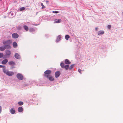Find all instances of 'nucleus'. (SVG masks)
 I'll return each mask as SVG.
<instances>
[{"label":"nucleus","mask_w":123,"mask_h":123,"mask_svg":"<svg viewBox=\"0 0 123 123\" xmlns=\"http://www.w3.org/2000/svg\"><path fill=\"white\" fill-rule=\"evenodd\" d=\"M3 72L6 73L8 75L11 76L14 74V73L13 72L7 71L5 68H3Z\"/></svg>","instance_id":"nucleus-1"},{"label":"nucleus","mask_w":123,"mask_h":123,"mask_svg":"<svg viewBox=\"0 0 123 123\" xmlns=\"http://www.w3.org/2000/svg\"><path fill=\"white\" fill-rule=\"evenodd\" d=\"M51 71L49 70H47L45 71L44 73L45 74V76L48 77L49 76H50L49 74L51 73Z\"/></svg>","instance_id":"nucleus-2"},{"label":"nucleus","mask_w":123,"mask_h":123,"mask_svg":"<svg viewBox=\"0 0 123 123\" xmlns=\"http://www.w3.org/2000/svg\"><path fill=\"white\" fill-rule=\"evenodd\" d=\"M12 43V41L11 40H9L6 41H4L3 44L4 45L8 44L7 45H9V44H11Z\"/></svg>","instance_id":"nucleus-3"},{"label":"nucleus","mask_w":123,"mask_h":123,"mask_svg":"<svg viewBox=\"0 0 123 123\" xmlns=\"http://www.w3.org/2000/svg\"><path fill=\"white\" fill-rule=\"evenodd\" d=\"M10 48V46L9 45H6L5 47H1L0 48V50L1 51H3L6 48Z\"/></svg>","instance_id":"nucleus-4"},{"label":"nucleus","mask_w":123,"mask_h":123,"mask_svg":"<svg viewBox=\"0 0 123 123\" xmlns=\"http://www.w3.org/2000/svg\"><path fill=\"white\" fill-rule=\"evenodd\" d=\"M17 77L18 79L21 80H22L23 78V76L20 73L17 74Z\"/></svg>","instance_id":"nucleus-5"},{"label":"nucleus","mask_w":123,"mask_h":123,"mask_svg":"<svg viewBox=\"0 0 123 123\" xmlns=\"http://www.w3.org/2000/svg\"><path fill=\"white\" fill-rule=\"evenodd\" d=\"M18 35L16 33H14L12 35V37L13 38H18Z\"/></svg>","instance_id":"nucleus-6"},{"label":"nucleus","mask_w":123,"mask_h":123,"mask_svg":"<svg viewBox=\"0 0 123 123\" xmlns=\"http://www.w3.org/2000/svg\"><path fill=\"white\" fill-rule=\"evenodd\" d=\"M60 74V72L58 71H57L55 73V76L57 78L59 77Z\"/></svg>","instance_id":"nucleus-7"},{"label":"nucleus","mask_w":123,"mask_h":123,"mask_svg":"<svg viewBox=\"0 0 123 123\" xmlns=\"http://www.w3.org/2000/svg\"><path fill=\"white\" fill-rule=\"evenodd\" d=\"M9 64L11 66H14L15 65V62L12 61H9L8 62Z\"/></svg>","instance_id":"nucleus-8"},{"label":"nucleus","mask_w":123,"mask_h":123,"mask_svg":"<svg viewBox=\"0 0 123 123\" xmlns=\"http://www.w3.org/2000/svg\"><path fill=\"white\" fill-rule=\"evenodd\" d=\"M15 57L17 59H19L20 58V56L17 53L15 54Z\"/></svg>","instance_id":"nucleus-9"},{"label":"nucleus","mask_w":123,"mask_h":123,"mask_svg":"<svg viewBox=\"0 0 123 123\" xmlns=\"http://www.w3.org/2000/svg\"><path fill=\"white\" fill-rule=\"evenodd\" d=\"M49 80L50 81H53L54 80V78L52 76H49L48 77Z\"/></svg>","instance_id":"nucleus-10"},{"label":"nucleus","mask_w":123,"mask_h":123,"mask_svg":"<svg viewBox=\"0 0 123 123\" xmlns=\"http://www.w3.org/2000/svg\"><path fill=\"white\" fill-rule=\"evenodd\" d=\"M8 60L7 59H5L3 60L2 62V63L3 64H6L8 62Z\"/></svg>","instance_id":"nucleus-11"},{"label":"nucleus","mask_w":123,"mask_h":123,"mask_svg":"<svg viewBox=\"0 0 123 123\" xmlns=\"http://www.w3.org/2000/svg\"><path fill=\"white\" fill-rule=\"evenodd\" d=\"M62 39V37L60 35H59L58 36L57 38V39L56 40L57 42H59L60 41V40H61V39Z\"/></svg>","instance_id":"nucleus-12"},{"label":"nucleus","mask_w":123,"mask_h":123,"mask_svg":"<svg viewBox=\"0 0 123 123\" xmlns=\"http://www.w3.org/2000/svg\"><path fill=\"white\" fill-rule=\"evenodd\" d=\"M18 111L19 112H21L23 111V108L22 107H19L18 108Z\"/></svg>","instance_id":"nucleus-13"},{"label":"nucleus","mask_w":123,"mask_h":123,"mask_svg":"<svg viewBox=\"0 0 123 123\" xmlns=\"http://www.w3.org/2000/svg\"><path fill=\"white\" fill-rule=\"evenodd\" d=\"M10 112L12 114H14L15 113V111L14 109L12 108L10 110Z\"/></svg>","instance_id":"nucleus-14"},{"label":"nucleus","mask_w":123,"mask_h":123,"mask_svg":"<svg viewBox=\"0 0 123 123\" xmlns=\"http://www.w3.org/2000/svg\"><path fill=\"white\" fill-rule=\"evenodd\" d=\"M61 21V19H56L55 20V23H59Z\"/></svg>","instance_id":"nucleus-15"},{"label":"nucleus","mask_w":123,"mask_h":123,"mask_svg":"<svg viewBox=\"0 0 123 123\" xmlns=\"http://www.w3.org/2000/svg\"><path fill=\"white\" fill-rule=\"evenodd\" d=\"M65 64H70V62L67 59H66L65 60Z\"/></svg>","instance_id":"nucleus-16"},{"label":"nucleus","mask_w":123,"mask_h":123,"mask_svg":"<svg viewBox=\"0 0 123 123\" xmlns=\"http://www.w3.org/2000/svg\"><path fill=\"white\" fill-rule=\"evenodd\" d=\"M13 47L14 48H16L17 46V44L15 42H14L13 44Z\"/></svg>","instance_id":"nucleus-17"},{"label":"nucleus","mask_w":123,"mask_h":123,"mask_svg":"<svg viewBox=\"0 0 123 123\" xmlns=\"http://www.w3.org/2000/svg\"><path fill=\"white\" fill-rule=\"evenodd\" d=\"M23 28L26 31H28L29 29L28 27L26 25L24 26H23Z\"/></svg>","instance_id":"nucleus-18"},{"label":"nucleus","mask_w":123,"mask_h":123,"mask_svg":"<svg viewBox=\"0 0 123 123\" xmlns=\"http://www.w3.org/2000/svg\"><path fill=\"white\" fill-rule=\"evenodd\" d=\"M69 37V36L68 35H66L65 37V39L67 40H68Z\"/></svg>","instance_id":"nucleus-19"},{"label":"nucleus","mask_w":123,"mask_h":123,"mask_svg":"<svg viewBox=\"0 0 123 123\" xmlns=\"http://www.w3.org/2000/svg\"><path fill=\"white\" fill-rule=\"evenodd\" d=\"M69 67V66L68 65H65L64 67L66 70L68 69Z\"/></svg>","instance_id":"nucleus-20"},{"label":"nucleus","mask_w":123,"mask_h":123,"mask_svg":"<svg viewBox=\"0 0 123 123\" xmlns=\"http://www.w3.org/2000/svg\"><path fill=\"white\" fill-rule=\"evenodd\" d=\"M6 53L7 55H9L11 54V52L10 51L8 50L6 51Z\"/></svg>","instance_id":"nucleus-21"},{"label":"nucleus","mask_w":123,"mask_h":123,"mask_svg":"<svg viewBox=\"0 0 123 123\" xmlns=\"http://www.w3.org/2000/svg\"><path fill=\"white\" fill-rule=\"evenodd\" d=\"M60 66L62 68H64V67L65 65L64 63H61L60 64Z\"/></svg>","instance_id":"nucleus-22"},{"label":"nucleus","mask_w":123,"mask_h":123,"mask_svg":"<svg viewBox=\"0 0 123 123\" xmlns=\"http://www.w3.org/2000/svg\"><path fill=\"white\" fill-rule=\"evenodd\" d=\"M41 6H42V9H44L45 8V6L43 5V3H41Z\"/></svg>","instance_id":"nucleus-23"},{"label":"nucleus","mask_w":123,"mask_h":123,"mask_svg":"<svg viewBox=\"0 0 123 123\" xmlns=\"http://www.w3.org/2000/svg\"><path fill=\"white\" fill-rule=\"evenodd\" d=\"M18 104L19 105H23V103L22 102H19L18 103Z\"/></svg>","instance_id":"nucleus-24"},{"label":"nucleus","mask_w":123,"mask_h":123,"mask_svg":"<svg viewBox=\"0 0 123 123\" xmlns=\"http://www.w3.org/2000/svg\"><path fill=\"white\" fill-rule=\"evenodd\" d=\"M25 8L24 7H22L20 8V11H22L24 10Z\"/></svg>","instance_id":"nucleus-25"},{"label":"nucleus","mask_w":123,"mask_h":123,"mask_svg":"<svg viewBox=\"0 0 123 123\" xmlns=\"http://www.w3.org/2000/svg\"><path fill=\"white\" fill-rule=\"evenodd\" d=\"M104 33V32L103 31H100L99 32L98 34H103Z\"/></svg>","instance_id":"nucleus-26"},{"label":"nucleus","mask_w":123,"mask_h":123,"mask_svg":"<svg viewBox=\"0 0 123 123\" xmlns=\"http://www.w3.org/2000/svg\"><path fill=\"white\" fill-rule=\"evenodd\" d=\"M52 12L55 13H58L59 12L57 11H52Z\"/></svg>","instance_id":"nucleus-27"},{"label":"nucleus","mask_w":123,"mask_h":123,"mask_svg":"<svg viewBox=\"0 0 123 123\" xmlns=\"http://www.w3.org/2000/svg\"><path fill=\"white\" fill-rule=\"evenodd\" d=\"M3 53H0V58L2 57L3 56Z\"/></svg>","instance_id":"nucleus-28"},{"label":"nucleus","mask_w":123,"mask_h":123,"mask_svg":"<svg viewBox=\"0 0 123 123\" xmlns=\"http://www.w3.org/2000/svg\"><path fill=\"white\" fill-rule=\"evenodd\" d=\"M111 26L110 25H108L107 27H108V28L109 29L110 28H111Z\"/></svg>","instance_id":"nucleus-29"},{"label":"nucleus","mask_w":123,"mask_h":123,"mask_svg":"<svg viewBox=\"0 0 123 123\" xmlns=\"http://www.w3.org/2000/svg\"><path fill=\"white\" fill-rule=\"evenodd\" d=\"M73 65H71L70 66V68H69V69H71L72 68H73Z\"/></svg>","instance_id":"nucleus-30"},{"label":"nucleus","mask_w":123,"mask_h":123,"mask_svg":"<svg viewBox=\"0 0 123 123\" xmlns=\"http://www.w3.org/2000/svg\"><path fill=\"white\" fill-rule=\"evenodd\" d=\"M1 111V106H0V113Z\"/></svg>","instance_id":"nucleus-31"},{"label":"nucleus","mask_w":123,"mask_h":123,"mask_svg":"<svg viewBox=\"0 0 123 123\" xmlns=\"http://www.w3.org/2000/svg\"><path fill=\"white\" fill-rule=\"evenodd\" d=\"M78 71L80 73L81 70L80 69H79L78 70Z\"/></svg>","instance_id":"nucleus-32"},{"label":"nucleus","mask_w":123,"mask_h":123,"mask_svg":"<svg viewBox=\"0 0 123 123\" xmlns=\"http://www.w3.org/2000/svg\"><path fill=\"white\" fill-rule=\"evenodd\" d=\"M3 67V66L1 65H0V67L2 68Z\"/></svg>","instance_id":"nucleus-33"},{"label":"nucleus","mask_w":123,"mask_h":123,"mask_svg":"<svg viewBox=\"0 0 123 123\" xmlns=\"http://www.w3.org/2000/svg\"><path fill=\"white\" fill-rule=\"evenodd\" d=\"M98 28H95V29L96 30H98Z\"/></svg>","instance_id":"nucleus-34"}]
</instances>
